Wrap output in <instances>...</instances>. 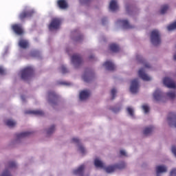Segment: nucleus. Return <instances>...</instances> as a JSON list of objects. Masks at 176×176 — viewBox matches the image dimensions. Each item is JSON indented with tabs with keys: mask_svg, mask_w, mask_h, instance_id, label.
Wrapping results in <instances>:
<instances>
[{
	"mask_svg": "<svg viewBox=\"0 0 176 176\" xmlns=\"http://www.w3.org/2000/svg\"><path fill=\"white\" fill-rule=\"evenodd\" d=\"M142 108L144 111V113H148V112H149V106H148V104H143Z\"/></svg>",
	"mask_w": 176,
	"mask_h": 176,
	"instance_id": "obj_35",
	"label": "nucleus"
},
{
	"mask_svg": "<svg viewBox=\"0 0 176 176\" xmlns=\"http://www.w3.org/2000/svg\"><path fill=\"white\" fill-rule=\"evenodd\" d=\"M89 96L90 91L89 90H84L80 93V100H81V101H83L84 100H87Z\"/></svg>",
	"mask_w": 176,
	"mask_h": 176,
	"instance_id": "obj_15",
	"label": "nucleus"
},
{
	"mask_svg": "<svg viewBox=\"0 0 176 176\" xmlns=\"http://www.w3.org/2000/svg\"><path fill=\"white\" fill-rule=\"evenodd\" d=\"M103 65L106 67L108 71H115L116 67H115V65L111 61H106Z\"/></svg>",
	"mask_w": 176,
	"mask_h": 176,
	"instance_id": "obj_17",
	"label": "nucleus"
},
{
	"mask_svg": "<svg viewBox=\"0 0 176 176\" xmlns=\"http://www.w3.org/2000/svg\"><path fill=\"white\" fill-rule=\"evenodd\" d=\"M6 126H8V127H14L16 126V122L13 120H7L6 121Z\"/></svg>",
	"mask_w": 176,
	"mask_h": 176,
	"instance_id": "obj_29",
	"label": "nucleus"
},
{
	"mask_svg": "<svg viewBox=\"0 0 176 176\" xmlns=\"http://www.w3.org/2000/svg\"><path fill=\"white\" fill-rule=\"evenodd\" d=\"M111 96H112L111 100H114L115 97H116V89L115 88L111 89Z\"/></svg>",
	"mask_w": 176,
	"mask_h": 176,
	"instance_id": "obj_39",
	"label": "nucleus"
},
{
	"mask_svg": "<svg viewBox=\"0 0 176 176\" xmlns=\"http://www.w3.org/2000/svg\"><path fill=\"white\" fill-rule=\"evenodd\" d=\"M57 5L60 9H67L68 3L65 0H58Z\"/></svg>",
	"mask_w": 176,
	"mask_h": 176,
	"instance_id": "obj_19",
	"label": "nucleus"
},
{
	"mask_svg": "<svg viewBox=\"0 0 176 176\" xmlns=\"http://www.w3.org/2000/svg\"><path fill=\"white\" fill-rule=\"evenodd\" d=\"M126 167V164L124 162H121L118 164H116L113 166H107L105 168V171L107 173H113L116 171V170H123Z\"/></svg>",
	"mask_w": 176,
	"mask_h": 176,
	"instance_id": "obj_3",
	"label": "nucleus"
},
{
	"mask_svg": "<svg viewBox=\"0 0 176 176\" xmlns=\"http://www.w3.org/2000/svg\"><path fill=\"white\" fill-rule=\"evenodd\" d=\"M26 113H32V115H36L37 116H43L45 113L41 110H34L27 111Z\"/></svg>",
	"mask_w": 176,
	"mask_h": 176,
	"instance_id": "obj_24",
	"label": "nucleus"
},
{
	"mask_svg": "<svg viewBox=\"0 0 176 176\" xmlns=\"http://www.w3.org/2000/svg\"><path fill=\"white\" fill-rule=\"evenodd\" d=\"M109 50L111 52H113V53H118V52L120 50V48L119 47V45L112 43L109 45Z\"/></svg>",
	"mask_w": 176,
	"mask_h": 176,
	"instance_id": "obj_23",
	"label": "nucleus"
},
{
	"mask_svg": "<svg viewBox=\"0 0 176 176\" xmlns=\"http://www.w3.org/2000/svg\"><path fill=\"white\" fill-rule=\"evenodd\" d=\"M12 30L16 34V35H23L24 34V30L23 26L20 24H14L12 25Z\"/></svg>",
	"mask_w": 176,
	"mask_h": 176,
	"instance_id": "obj_9",
	"label": "nucleus"
},
{
	"mask_svg": "<svg viewBox=\"0 0 176 176\" xmlns=\"http://www.w3.org/2000/svg\"><path fill=\"white\" fill-rule=\"evenodd\" d=\"M167 97H168V98H170V100H174V98H175L176 97V94L175 91H170V92H168L166 94Z\"/></svg>",
	"mask_w": 176,
	"mask_h": 176,
	"instance_id": "obj_30",
	"label": "nucleus"
},
{
	"mask_svg": "<svg viewBox=\"0 0 176 176\" xmlns=\"http://www.w3.org/2000/svg\"><path fill=\"white\" fill-rule=\"evenodd\" d=\"M83 171H85V165H81L78 169L74 170L75 175H83Z\"/></svg>",
	"mask_w": 176,
	"mask_h": 176,
	"instance_id": "obj_20",
	"label": "nucleus"
},
{
	"mask_svg": "<svg viewBox=\"0 0 176 176\" xmlns=\"http://www.w3.org/2000/svg\"><path fill=\"white\" fill-rule=\"evenodd\" d=\"M83 60L82 59V56L79 54H74L72 56V63L78 67L82 64Z\"/></svg>",
	"mask_w": 176,
	"mask_h": 176,
	"instance_id": "obj_8",
	"label": "nucleus"
},
{
	"mask_svg": "<svg viewBox=\"0 0 176 176\" xmlns=\"http://www.w3.org/2000/svg\"><path fill=\"white\" fill-rule=\"evenodd\" d=\"M21 100H23V101H24L25 98H24V96H21Z\"/></svg>",
	"mask_w": 176,
	"mask_h": 176,
	"instance_id": "obj_50",
	"label": "nucleus"
},
{
	"mask_svg": "<svg viewBox=\"0 0 176 176\" xmlns=\"http://www.w3.org/2000/svg\"><path fill=\"white\" fill-rule=\"evenodd\" d=\"M94 165L95 167H97L98 168H105V165L101 160H98V158L95 159Z\"/></svg>",
	"mask_w": 176,
	"mask_h": 176,
	"instance_id": "obj_22",
	"label": "nucleus"
},
{
	"mask_svg": "<svg viewBox=\"0 0 176 176\" xmlns=\"http://www.w3.org/2000/svg\"><path fill=\"white\" fill-rule=\"evenodd\" d=\"M118 23H119L120 24H122L123 28H125L126 30H130V28H133V26L130 25V23H129V21L127 20L119 19L118 21Z\"/></svg>",
	"mask_w": 176,
	"mask_h": 176,
	"instance_id": "obj_16",
	"label": "nucleus"
},
{
	"mask_svg": "<svg viewBox=\"0 0 176 176\" xmlns=\"http://www.w3.org/2000/svg\"><path fill=\"white\" fill-rule=\"evenodd\" d=\"M82 39H83V36L80 35V36H77V37L74 39V41H75V42H80V41H82Z\"/></svg>",
	"mask_w": 176,
	"mask_h": 176,
	"instance_id": "obj_41",
	"label": "nucleus"
},
{
	"mask_svg": "<svg viewBox=\"0 0 176 176\" xmlns=\"http://www.w3.org/2000/svg\"><path fill=\"white\" fill-rule=\"evenodd\" d=\"M48 96H49V103L52 105V107H54V105L57 104L58 96L54 91H50L48 93Z\"/></svg>",
	"mask_w": 176,
	"mask_h": 176,
	"instance_id": "obj_5",
	"label": "nucleus"
},
{
	"mask_svg": "<svg viewBox=\"0 0 176 176\" xmlns=\"http://www.w3.org/2000/svg\"><path fill=\"white\" fill-rule=\"evenodd\" d=\"M60 69H61L62 74H67V72H68V69L64 65L61 66Z\"/></svg>",
	"mask_w": 176,
	"mask_h": 176,
	"instance_id": "obj_40",
	"label": "nucleus"
},
{
	"mask_svg": "<svg viewBox=\"0 0 176 176\" xmlns=\"http://www.w3.org/2000/svg\"><path fill=\"white\" fill-rule=\"evenodd\" d=\"M167 120L170 126H171V123H174V126L176 128V114L175 113H169Z\"/></svg>",
	"mask_w": 176,
	"mask_h": 176,
	"instance_id": "obj_11",
	"label": "nucleus"
},
{
	"mask_svg": "<svg viewBox=\"0 0 176 176\" xmlns=\"http://www.w3.org/2000/svg\"><path fill=\"white\" fill-rule=\"evenodd\" d=\"M82 79L85 82H89L91 80V76L90 73L85 72L82 76Z\"/></svg>",
	"mask_w": 176,
	"mask_h": 176,
	"instance_id": "obj_28",
	"label": "nucleus"
},
{
	"mask_svg": "<svg viewBox=\"0 0 176 176\" xmlns=\"http://www.w3.org/2000/svg\"><path fill=\"white\" fill-rule=\"evenodd\" d=\"M72 142L74 144H79L80 140L78 139V138H74L72 139Z\"/></svg>",
	"mask_w": 176,
	"mask_h": 176,
	"instance_id": "obj_42",
	"label": "nucleus"
},
{
	"mask_svg": "<svg viewBox=\"0 0 176 176\" xmlns=\"http://www.w3.org/2000/svg\"><path fill=\"white\" fill-rule=\"evenodd\" d=\"M170 176H176V168H174L170 171Z\"/></svg>",
	"mask_w": 176,
	"mask_h": 176,
	"instance_id": "obj_44",
	"label": "nucleus"
},
{
	"mask_svg": "<svg viewBox=\"0 0 176 176\" xmlns=\"http://www.w3.org/2000/svg\"><path fill=\"white\" fill-rule=\"evenodd\" d=\"M34 75V68L27 67L21 71V78L23 80H28Z\"/></svg>",
	"mask_w": 176,
	"mask_h": 176,
	"instance_id": "obj_1",
	"label": "nucleus"
},
{
	"mask_svg": "<svg viewBox=\"0 0 176 176\" xmlns=\"http://www.w3.org/2000/svg\"><path fill=\"white\" fill-rule=\"evenodd\" d=\"M1 176H12L9 170L6 169Z\"/></svg>",
	"mask_w": 176,
	"mask_h": 176,
	"instance_id": "obj_37",
	"label": "nucleus"
},
{
	"mask_svg": "<svg viewBox=\"0 0 176 176\" xmlns=\"http://www.w3.org/2000/svg\"><path fill=\"white\" fill-rule=\"evenodd\" d=\"M33 14L34 10L23 11L19 14V19L23 21L28 19V17H31Z\"/></svg>",
	"mask_w": 176,
	"mask_h": 176,
	"instance_id": "obj_10",
	"label": "nucleus"
},
{
	"mask_svg": "<svg viewBox=\"0 0 176 176\" xmlns=\"http://www.w3.org/2000/svg\"><path fill=\"white\" fill-rule=\"evenodd\" d=\"M168 31H173V30H176V21L168 26Z\"/></svg>",
	"mask_w": 176,
	"mask_h": 176,
	"instance_id": "obj_33",
	"label": "nucleus"
},
{
	"mask_svg": "<svg viewBox=\"0 0 176 176\" xmlns=\"http://www.w3.org/2000/svg\"><path fill=\"white\" fill-rule=\"evenodd\" d=\"M60 85H65L66 86H69V82H60Z\"/></svg>",
	"mask_w": 176,
	"mask_h": 176,
	"instance_id": "obj_47",
	"label": "nucleus"
},
{
	"mask_svg": "<svg viewBox=\"0 0 176 176\" xmlns=\"http://www.w3.org/2000/svg\"><path fill=\"white\" fill-rule=\"evenodd\" d=\"M110 109L114 112V113H118V112L120 111V107H111Z\"/></svg>",
	"mask_w": 176,
	"mask_h": 176,
	"instance_id": "obj_38",
	"label": "nucleus"
},
{
	"mask_svg": "<svg viewBox=\"0 0 176 176\" xmlns=\"http://www.w3.org/2000/svg\"><path fill=\"white\" fill-rule=\"evenodd\" d=\"M167 171V168L164 166H158L156 167L157 176H159L160 173H166Z\"/></svg>",
	"mask_w": 176,
	"mask_h": 176,
	"instance_id": "obj_25",
	"label": "nucleus"
},
{
	"mask_svg": "<svg viewBox=\"0 0 176 176\" xmlns=\"http://www.w3.org/2000/svg\"><path fill=\"white\" fill-rule=\"evenodd\" d=\"M5 74V70L3 68L0 67V75H3Z\"/></svg>",
	"mask_w": 176,
	"mask_h": 176,
	"instance_id": "obj_46",
	"label": "nucleus"
},
{
	"mask_svg": "<svg viewBox=\"0 0 176 176\" xmlns=\"http://www.w3.org/2000/svg\"><path fill=\"white\" fill-rule=\"evenodd\" d=\"M151 41L154 46H157L162 43V39L160 38V33L158 30H153L151 34Z\"/></svg>",
	"mask_w": 176,
	"mask_h": 176,
	"instance_id": "obj_2",
	"label": "nucleus"
},
{
	"mask_svg": "<svg viewBox=\"0 0 176 176\" xmlns=\"http://www.w3.org/2000/svg\"><path fill=\"white\" fill-rule=\"evenodd\" d=\"M54 130H56V126L54 125H52L50 128L47 131V135H50V134H53L54 133Z\"/></svg>",
	"mask_w": 176,
	"mask_h": 176,
	"instance_id": "obj_32",
	"label": "nucleus"
},
{
	"mask_svg": "<svg viewBox=\"0 0 176 176\" xmlns=\"http://www.w3.org/2000/svg\"><path fill=\"white\" fill-rule=\"evenodd\" d=\"M120 153L121 156H126V151H124V150H121L120 151Z\"/></svg>",
	"mask_w": 176,
	"mask_h": 176,
	"instance_id": "obj_45",
	"label": "nucleus"
},
{
	"mask_svg": "<svg viewBox=\"0 0 176 176\" xmlns=\"http://www.w3.org/2000/svg\"><path fill=\"white\" fill-rule=\"evenodd\" d=\"M126 111L130 116H134V110L131 107H127Z\"/></svg>",
	"mask_w": 176,
	"mask_h": 176,
	"instance_id": "obj_36",
	"label": "nucleus"
},
{
	"mask_svg": "<svg viewBox=\"0 0 176 176\" xmlns=\"http://www.w3.org/2000/svg\"><path fill=\"white\" fill-rule=\"evenodd\" d=\"M163 83L166 87H168V89H176V85L174 81L171 80V78L168 77H166L164 78Z\"/></svg>",
	"mask_w": 176,
	"mask_h": 176,
	"instance_id": "obj_7",
	"label": "nucleus"
},
{
	"mask_svg": "<svg viewBox=\"0 0 176 176\" xmlns=\"http://www.w3.org/2000/svg\"><path fill=\"white\" fill-rule=\"evenodd\" d=\"M19 45L22 49H27V47H28V41L24 39H21L19 42Z\"/></svg>",
	"mask_w": 176,
	"mask_h": 176,
	"instance_id": "obj_26",
	"label": "nucleus"
},
{
	"mask_svg": "<svg viewBox=\"0 0 176 176\" xmlns=\"http://www.w3.org/2000/svg\"><path fill=\"white\" fill-rule=\"evenodd\" d=\"M78 150L81 153H85V147H83V146H80Z\"/></svg>",
	"mask_w": 176,
	"mask_h": 176,
	"instance_id": "obj_43",
	"label": "nucleus"
},
{
	"mask_svg": "<svg viewBox=\"0 0 176 176\" xmlns=\"http://www.w3.org/2000/svg\"><path fill=\"white\" fill-rule=\"evenodd\" d=\"M138 89H140V84L138 78H136L131 81L130 91L133 94H135V93H138Z\"/></svg>",
	"mask_w": 176,
	"mask_h": 176,
	"instance_id": "obj_6",
	"label": "nucleus"
},
{
	"mask_svg": "<svg viewBox=\"0 0 176 176\" xmlns=\"http://www.w3.org/2000/svg\"><path fill=\"white\" fill-rule=\"evenodd\" d=\"M105 21H107V18H103V19H102V24H105Z\"/></svg>",
	"mask_w": 176,
	"mask_h": 176,
	"instance_id": "obj_48",
	"label": "nucleus"
},
{
	"mask_svg": "<svg viewBox=\"0 0 176 176\" xmlns=\"http://www.w3.org/2000/svg\"><path fill=\"white\" fill-rule=\"evenodd\" d=\"M167 10H168V5L162 6L161 8L160 14H164V13H166Z\"/></svg>",
	"mask_w": 176,
	"mask_h": 176,
	"instance_id": "obj_31",
	"label": "nucleus"
},
{
	"mask_svg": "<svg viewBox=\"0 0 176 176\" xmlns=\"http://www.w3.org/2000/svg\"><path fill=\"white\" fill-rule=\"evenodd\" d=\"M94 58V55L89 56V60H93Z\"/></svg>",
	"mask_w": 176,
	"mask_h": 176,
	"instance_id": "obj_49",
	"label": "nucleus"
},
{
	"mask_svg": "<svg viewBox=\"0 0 176 176\" xmlns=\"http://www.w3.org/2000/svg\"><path fill=\"white\" fill-rule=\"evenodd\" d=\"M138 75L140 78H141V79H142L143 80H146L147 82L151 80V79L150 76H147L146 74H145V72L142 68L138 71Z\"/></svg>",
	"mask_w": 176,
	"mask_h": 176,
	"instance_id": "obj_13",
	"label": "nucleus"
},
{
	"mask_svg": "<svg viewBox=\"0 0 176 176\" xmlns=\"http://www.w3.org/2000/svg\"><path fill=\"white\" fill-rule=\"evenodd\" d=\"M60 24H61V19L58 18L53 19L50 24L49 25L50 31H52V30H58V28H60Z\"/></svg>",
	"mask_w": 176,
	"mask_h": 176,
	"instance_id": "obj_4",
	"label": "nucleus"
},
{
	"mask_svg": "<svg viewBox=\"0 0 176 176\" xmlns=\"http://www.w3.org/2000/svg\"><path fill=\"white\" fill-rule=\"evenodd\" d=\"M17 167V164L14 162H10L8 163V168H16Z\"/></svg>",
	"mask_w": 176,
	"mask_h": 176,
	"instance_id": "obj_34",
	"label": "nucleus"
},
{
	"mask_svg": "<svg viewBox=\"0 0 176 176\" xmlns=\"http://www.w3.org/2000/svg\"><path fill=\"white\" fill-rule=\"evenodd\" d=\"M153 98L155 101H162L163 100V93L160 91V89H156L153 94Z\"/></svg>",
	"mask_w": 176,
	"mask_h": 176,
	"instance_id": "obj_12",
	"label": "nucleus"
},
{
	"mask_svg": "<svg viewBox=\"0 0 176 176\" xmlns=\"http://www.w3.org/2000/svg\"><path fill=\"white\" fill-rule=\"evenodd\" d=\"M109 9L111 10V12H115L119 9L116 0H111L109 4Z\"/></svg>",
	"mask_w": 176,
	"mask_h": 176,
	"instance_id": "obj_18",
	"label": "nucleus"
},
{
	"mask_svg": "<svg viewBox=\"0 0 176 176\" xmlns=\"http://www.w3.org/2000/svg\"><path fill=\"white\" fill-rule=\"evenodd\" d=\"M154 129L155 128L153 127V126H150L149 127L145 128L143 131L144 135H149V134H151L153 131Z\"/></svg>",
	"mask_w": 176,
	"mask_h": 176,
	"instance_id": "obj_27",
	"label": "nucleus"
},
{
	"mask_svg": "<svg viewBox=\"0 0 176 176\" xmlns=\"http://www.w3.org/2000/svg\"><path fill=\"white\" fill-rule=\"evenodd\" d=\"M136 60L138 61V63L143 64L145 68H151V65L146 63V60H145V59H144V58H142V56H141L140 55L136 56Z\"/></svg>",
	"mask_w": 176,
	"mask_h": 176,
	"instance_id": "obj_14",
	"label": "nucleus"
},
{
	"mask_svg": "<svg viewBox=\"0 0 176 176\" xmlns=\"http://www.w3.org/2000/svg\"><path fill=\"white\" fill-rule=\"evenodd\" d=\"M31 134H32V132H22L21 133H17L16 135V138L18 140H20V138H25V137H30V135H31Z\"/></svg>",
	"mask_w": 176,
	"mask_h": 176,
	"instance_id": "obj_21",
	"label": "nucleus"
}]
</instances>
